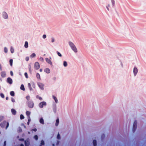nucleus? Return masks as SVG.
Returning a JSON list of instances; mask_svg holds the SVG:
<instances>
[{
  "instance_id": "obj_55",
  "label": "nucleus",
  "mask_w": 146,
  "mask_h": 146,
  "mask_svg": "<svg viewBox=\"0 0 146 146\" xmlns=\"http://www.w3.org/2000/svg\"><path fill=\"white\" fill-rule=\"evenodd\" d=\"M13 74H11V76H13Z\"/></svg>"
},
{
  "instance_id": "obj_39",
  "label": "nucleus",
  "mask_w": 146,
  "mask_h": 146,
  "mask_svg": "<svg viewBox=\"0 0 146 146\" xmlns=\"http://www.w3.org/2000/svg\"><path fill=\"white\" fill-rule=\"evenodd\" d=\"M28 74H25V75L27 78H28Z\"/></svg>"
},
{
  "instance_id": "obj_33",
  "label": "nucleus",
  "mask_w": 146,
  "mask_h": 146,
  "mask_svg": "<svg viewBox=\"0 0 146 146\" xmlns=\"http://www.w3.org/2000/svg\"><path fill=\"white\" fill-rule=\"evenodd\" d=\"M57 54H58V56H59L60 57H61L62 56V55L60 53V52H59L58 51H57Z\"/></svg>"
},
{
  "instance_id": "obj_36",
  "label": "nucleus",
  "mask_w": 146,
  "mask_h": 146,
  "mask_svg": "<svg viewBox=\"0 0 146 146\" xmlns=\"http://www.w3.org/2000/svg\"><path fill=\"white\" fill-rule=\"evenodd\" d=\"M57 138L58 139H60V136L59 133H58L57 135Z\"/></svg>"
},
{
  "instance_id": "obj_7",
  "label": "nucleus",
  "mask_w": 146,
  "mask_h": 146,
  "mask_svg": "<svg viewBox=\"0 0 146 146\" xmlns=\"http://www.w3.org/2000/svg\"><path fill=\"white\" fill-rule=\"evenodd\" d=\"M46 62L48 64H50L51 65H52V63L51 61V60L49 59L48 58H46Z\"/></svg>"
},
{
  "instance_id": "obj_1",
  "label": "nucleus",
  "mask_w": 146,
  "mask_h": 146,
  "mask_svg": "<svg viewBox=\"0 0 146 146\" xmlns=\"http://www.w3.org/2000/svg\"><path fill=\"white\" fill-rule=\"evenodd\" d=\"M69 44L72 50L76 53L77 52V49L74 44L71 42H69Z\"/></svg>"
},
{
  "instance_id": "obj_2",
  "label": "nucleus",
  "mask_w": 146,
  "mask_h": 146,
  "mask_svg": "<svg viewBox=\"0 0 146 146\" xmlns=\"http://www.w3.org/2000/svg\"><path fill=\"white\" fill-rule=\"evenodd\" d=\"M6 126V129H7L9 126V123L8 122L4 121L1 123L0 125L1 127H4Z\"/></svg>"
},
{
  "instance_id": "obj_6",
  "label": "nucleus",
  "mask_w": 146,
  "mask_h": 146,
  "mask_svg": "<svg viewBox=\"0 0 146 146\" xmlns=\"http://www.w3.org/2000/svg\"><path fill=\"white\" fill-rule=\"evenodd\" d=\"M34 67L35 69H38L40 68L39 63L38 62H36L34 65Z\"/></svg>"
},
{
  "instance_id": "obj_11",
  "label": "nucleus",
  "mask_w": 146,
  "mask_h": 146,
  "mask_svg": "<svg viewBox=\"0 0 146 146\" xmlns=\"http://www.w3.org/2000/svg\"><path fill=\"white\" fill-rule=\"evenodd\" d=\"M11 111L12 113L14 115H15L16 114V111L14 109H12Z\"/></svg>"
},
{
  "instance_id": "obj_20",
  "label": "nucleus",
  "mask_w": 146,
  "mask_h": 146,
  "mask_svg": "<svg viewBox=\"0 0 146 146\" xmlns=\"http://www.w3.org/2000/svg\"><path fill=\"white\" fill-rule=\"evenodd\" d=\"M24 46L25 48H27L28 47V42L27 41L25 42Z\"/></svg>"
},
{
  "instance_id": "obj_54",
  "label": "nucleus",
  "mask_w": 146,
  "mask_h": 146,
  "mask_svg": "<svg viewBox=\"0 0 146 146\" xmlns=\"http://www.w3.org/2000/svg\"><path fill=\"white\" fill-rule=\"evenodd\" d=\"M29 123H30V122L28 121V122H27V124H28V125H29Z\"/></svg>"
},
{
  "instance_id": "obj_35",
  "label": "nucleus",
  "mask_w": 146,
  "mask_h": 146,
  "mask_svg": "<svg viewBox=\"0 0 146 146\" xmlns=\"http://www.w3.org/2000/svg\"><path fill=\"white\" fill-rule=\"evenodd\" d=\"M26 98L28 100H29L30 98V96H27L26 97Z\"/></svg>"
},
{
  "instance_id": "obj_31",
  "label": "nucleus",
  "mask_w": 146,
  "mask_h": 146,
  "mask_svg": "<svg viewBox=\"0 0 146 146\" xmlns=\"http://www.w3.org/2000/svg\"><path fill=\"white\" fill-rule=\"evenodd\" d=\"M34 138L36 140L38 139V137L37 135H35L34 137Z\"/></svg>"
},
{
  "instance_id": "obj_58",
  "label": "nucleus",
  "mask_w": 146,
  "mask_h": 146,
  "mask_svg": "<svg viewBox=\"0 0 146 146\" xmlns=\"http://www.w3.org/2000/svg\"><path fill=\"white\" fill-rule=\"evenodd\" d=\"M10 73H13L12 71H11Z\"/></svg>"
},
{
  "instance_id": "obj_15",
  "label": "nucleus",
  "mask_w": 146,
  "mask_h": 146,
  "mask_svg": "<svg viewBox=\"0 0 146 146\" xmlns=\"http://www.w3.org/2000/svg\"><path fill=\"white\" fill-rule=\"evenodd\" d=\"M59 123V119L58 118L56 120V122L55 123V125L56 126H58V124Z\"/></svg>"
},
{
  "instance_id": "obj_57",
  "label": "nucleus",
  "mask_w": 146,
  "mask_h": 146,
  "mask_svg": "<svg viewBox=\"0 0 146 146\" xmlns=\"http://www.w3.org/2000/svg\"><path fill=\"white\" fill-rule=\"evenodd\" d=\"M108 6V7H110V5L108 4V6Z\"/></svg>"
},
{
  "instance_id": "obj_18",
  "label": "nucleus",
  "mask_w": 146,
  "mask_h": 146,
  "mask_svg": "<svg viewBox=\"0 0 146 146\" xmlns=\"http://www.w3.org/2000/svg\"><path fill=\"white\" fill-rule=\"evenodd\" d=\"M20 89L21 90L23 91L25 90V88L23 84L21 85V87H20Z\"/></svg>"
},
{
  "instance_id": "obj_42",
  "label": "nucleus",
  "mask_w": 146,
  "mask_h": 146,
  "mask_svg": "<svg viewBox=\"0 0 146 146\" xmlns=\"http://www.w3.org/2000/svg\"><path fill=\"white\" fill-rule=\"evenodd\" d=\"M28 121L30 122L31 121V119L30 117H28Z\"/></svg>"
},
{
  "instance_id": "obj_14",
  "label": "nucleus",
  "mask_w": 146,
  "mask_h": 146,
  "mask_svg": "<svg viewBox=\"0 0 146 146\" xmlns=\"http://www.w3.org/2000/svg\"><path fill=\"white\" fill-rule=\"evenodd\" d=\"M26 114L28 117H30V115L31 114V112L29 111H27L26 113Z\"/></svg>"
},
{
  "instance_id": "obj_30",
  "label": "nucleus",
  "mask_w": 146,
  "mask_h": 146,
  "mask_svg": "<svg viewBox=\"0 0 146 146\" xmlns=\"http://www.w3.org/2000/svg\"><path fill=\"white\" fill-rule=\"evenodd\" d=\"M20 118L21 119H24V117L22 114H21L20 116Z\"/></svg>"
},
{
  "instance_id": "obj_3",
  "label": "nucleus",
  "mask_w": 146,
  "mask_h": 146,
  "mask_svg": "<svg viewBox=\"0 0 146 146\" xmlns=\"http://www.w3.org/2000/svg\"><path fill=\"white\" fill-rule=\"evenodd\" d=\"M27 104H28V107L31 108L33 107L34 106V103L32 101H29Z\"/></svg>"
},
{
  "instance_id": "obj_48",
  "label": "nucleus",
  "mask_w": 146,
  "mask_h": 146,
  "mask_svg": "<svg viewBox=\"0 0 146 146\" xmlns=\"http://www.w3.org/2000/svg\"><path fill=\"white\" fill-rule=\"evenodd\" d=\"M33 130V131H36L37 130L35 128Z\"/></svg>"
},
{
  "instance_id": "obj_10",
  "label": "nucleus",
  "mask_w": 146,
  "mask_h": 146,
  "mask_svg": "<svg viewBox=\"0 0 146 146\" xmlns=\"http://www.w3.org/2000/svg\"><path fill=\"white\" fill-rule=\"evenodd\" d=\"M7 82L10 84H11L13 82L12 79L11 78L9 77L7 78Z\"/></svg>"
},
{
  "instance_id": "obj_60",
  "label": "nucleus",
  "mask_w": 146,
  "mask_h": 146,
  "mask_svg": "<svg viewBox=\"0 0 146 146\" xmlns=\"http://www.w3.org/2000/svg\"><path fill=\"white\" fill-rule=\"evenodd\" d=\"M1 133V131H0V134Z\"/></svg>"
},
{
  "instance_id": "obj_24",
  "label": "nucleus",
  "mask_w": 146,
  "mask_h": 146,
  "mask_svg": "<svg viewBox=\"0 0 146 146\" xmlns=\"http://www.w3.org/2000/svg\"><path fill=\"white\" fill-rule=\"evenodd\" d=\"M44 145V142L43 140H42L41 141L40 145V146H42V145Z\"/></svg>"
},
{
  "instance_id": "obj_46",
  "label": "nucleus",
  "mask_w": 146,
  "mask_h": 146,
  "mask_svg": "<svg viewBox=\"0 0 146 146\" xmlns=\"http://www.w3.org/2000/svg\"><path fill=\"white\" fill-rule=\"evenodd\" d=\"M6 144V141H5L4 142V146H5Z\"/></svg>"
},
{
  "instance_id": "obj_34",
  "label": "nucleus",
  "mask_w": 146,
  "mask_h": 146,
  "mask_svg": "<svg viewBox=\"0 0 146 146\" xmlns=\"http://www.w3.org/2000/svg\"><path fill=\"white\" fill-rule=\"evenodd\" d=\"M0 96L2 98H4V95L3 93L0 94Z\"/></svg>"
},
{
  "instance_id": "obj_59",
  "label": "nucleus",
  "mask_w": 146,
  "mask_h": 146,
  "mask_svg": "<svg viewBox=\"0 0 146 146\" xmlns=\"http://www.w3.org/2000/svg\"><path fill=\"white\" fill-rule=\"evenodd\" d=\"M134 76H135L136 75V74H134Z\"/></svg>"
},
{
  "instance_id": "obj_19",
  "label": "nucleus",
  "mask_w": 146,
  "mask_h": 146,
  "mask_svg": "<svg viewBox=\"0 0 146 146\" xmlns=\"http://www.w3.org/2000/svg\"><path fill=\"white\" fill-rule=\"evenodd\" d=\"M133 73H137L138 72V69L137 68H134L133 69Z\"/></svg>"
},
{
  "instance_id": "obj_37",
  "label": "nucleus",
  "mask_w": 146,
  "mask_h": 146,
  "mask_svg": "<svg viewBox=\"0 0 146 146\" xmlns=\"http://www.w3.org/2000/svg\"><path fill=\"white\" fill-rule=\"evenodd\" d=\"M111 0V1L112 2V4L113 6L114 4V3H115L114 0Z\"/></svg>"
},
{
  "instance_id": "obj_44",
  "label": "nucleus",
  "mask_w": 146,
  "mask_h": 146,
  "mask_svg": "<svg viewBox=\"0 0 146 146\" xmlns=\"http://www.w3.org/2000/svg\"><path fill=\"white\" fill-rule=\"evenodd\" d=\"M19 140L20 141H24V139H23V138L20 139H19Z\"/></svg>"
},
{
  "instance_id": "obj_5",
  "label": "nucleus",
  "mask_w": 146,
  "mask_h": 146,
  "mask_svg": "<svg viewBox=\"0 0 146 146\" xmlns=\"http://www.w3.org/2000/svg\"><path fill=\"white\" fill-rule=\"evenodd\" d=\"M46 105V103L43 101L40 102L38 104V106L40 108H43L44 106H45Z\"/></svg>"
},
{
  "instance_id": "obj_27",
  "label": "nucleus",
  "mask_w": 146,
  "mask_h": 146,
  "mask_svg": "<svg viewBox=\"0 0 146 146\" xmlns=\"http://www.w3.org/2000/svg\"><path fill=\"white\" fill-rule=\"evenodd\" d=\"M10 51H11V52L12 53H13L14 51V48L12 47H11V48Z\"/></svg>"
},
{
  "instance_id": "obj_52",
  "label": "nucleus",
  "mask_w": 146,
  "mask_h": 146,
  "mask_svg": "<svg viewBox=\"0 0 146 146\" xmlns=\"http://www.w3.org/2000/svg\"><path fill=\"white\" fill-rule=\"evenodd\" d=\"M106 8H107V10H108V11H109V8H108V6H107L106 7Z\"/></svg>"
},
{
  "instance_id": "obj_28",
  "label": "nucleus",
  "mask_w": 146,
  "mask_h": 146,
  "mask_svg": "<svg viewBox=\"0 0 146 146\" xmlns=\"http://www.w3.org/2000/svg\"><path fill=\"white\" fill-rule=\"evenodd\" d=\"M35 56H36L35 54L34 53H33L30 56V57L33 58V57H35Z\"/></svg>"
},
{
  "instance_id": "obj_16",
  "label": "nucleus",
  "mask_w": 146,
  "mask_h": 146,
  "mask_svg": "<svg viewBox=\"0 0 146 146\" xmlns=\"http://www.w3.org/2000/svg\"><path fill=\"white\" fill-rule=\"evenodd\" d=\"M28 87H29V89L30 90V91L32 90L33 89L31 86V84L30 83H28Z\"/></svg>"
},
{
  "instance_id": "obj_51",
  "label": "nucleus",
  "mask_w": 146,
  "mask_h": 146,
  "mask_svg": "<svg viewBox=\"0 0 146 146\" xmlns=\"http://www.w3.org/2000/svg\"><path fill=\"white\" fill-rule=\"evenodd\" d=\"M8 99H9V98H8V97H6V99L7 100H8Z\"/></svg>"
},
{
  "instance_id": "obj_25",
  "label": "nucleus",
  "mask_w": 146,
  "mask_h": 146,
  "mask_svg": "<svg viewBox=\"0 0 146 146\" xmlns=\"http://www.w3.org/2000/svg\"><path fill=\"white\" fill-rule=\"evenodd\" d=\"M13 60L12 59H11L9 60L10 64L11 66H12L13 65Z\"/></svg>"
},
{
  "instance_id": "obj_9",
  "label": "nucleus",
  "mask_w": 146,
  "mask_h": 146,
  "mask_svg": "<svg viewBox=\"0 0 146 146\" xmlns=\"http://www.w3.org/2000/svg\"><path fill=\"white\" fill-rule=\"evenodd\" d=\"M3 17L5 19L8 18V15L5 12H3Z\"/></svg>"
},
{
  "instance_id": "obj_17",
  "label": "nucleus",
  "mask_w": 146,
  "mask_h": 146,
  "mask_svg": "<svg viewBox=\"0 0 146 146\" xmlns=\"http://www.w3.org/2000/svg\"><path fill=\"white\" fill-rule=\"evenodd\" d=\"M40 122L42 124H44V120L43 119V118H41L40 119Z\"/></svg>"
},
{
  "instance_id": "obj_32",
  "label": "nucleus",
  "mask_w": 146,
  "mask_h": 146,
  "mask_svg": "<svg viewBox=\"0 0 146 146\" xmlns=\"http://www.w3.org/2000/svg\"><path fill=\"white\" fill-rule=\"evenodd\" d=\"M4 51L6 53H7V52L8 50L7 49L6 47H5L4 48Z\"/></svg>"
},
{
  "instance_id": "obj_22",
  "label": "nucleus",
  "mask_w": 146,
  "mask_h": 146,
  "mask_svg": "<svg viewBox=\"0 0 146 146\" xmlns=\"http://www.w3.org/2000/svg\"><path fill=\"white\" fill-rule=\"evenodd\" d=\"M52 97H53V98L54 99V100H55V102L56 103H57L58 102V100H57V98L54 96H53Z\"/></svg>"
},
{
  "instance_id": "obj_12",
  "label": "nucleus",
  "mask_w": 146,
  "mask_h": 146,
  "mask_svg": "<svg viewBox=\"0 0 146 146\" xmlns=\"http://www.w3.org/2000/svg\"><path fill=\"white\" fill-rule=\"evenodd\" d=\"M25 146H29V142L28 141H25Z\"/></svg>"
},
{
  "instance_id": "obj_43",
  "label": "nucleus",
  "mask_w": 146,
  "mask_h": 146,
  "mask_svg": "<svg viewBox=\"0 0 146 146\" xmlns=\"http://www.w3.org/2000/svg\"><path fill=\"white\" fill-rule=\"evenodd\" d=\"M42 37L43 38H45L46 37V35H44L42 36Z\"/></svg>"
},
{
  "instance_id": "obj_53",
  "label": "nucleus",
  "mask_w": 146,
  "mask_h": 146,
  "mask_svg": "<svg viewBox=\"0 0 146 146\" xmlns=\"http://www.w3.org/2000/svg\"><path fill=\"white\" fill-rule=\"evenodd\" d=\"M42 70L41 69H40V72H42Z\"/></svg>"
},
{
  "instance_id": "obj_49",
  "label": "nucleus",
  "mask_w": 146,
  "mask_h": 146,
  "mask_svg": "<svg viewBox=\"0 0 146 146\" xmlns=\"http://www.w3.org/2000/svg\"><path fill=\"white\" fill-rule=\"evenodd\" d=\"M40 60H43V59L42 57H40Z\"/></svg>"
},
{
  "instance_id": "obj_47",
  "label": "nucleus",
  "mask_w": 146,
  "mask_h": 146,
  "mask_svg": "<svg viewBox=\"0 0 146 146\" xmlns=\"http://www.w3.org/2000/svg\"><path fill=\"white\" fill-rule=\"evenodd\" d=\"M38 99H39V100H42V98L40 97H38Z\"/></svg>"
},
{
  "instance_id": "obj_50",
  "label": "nucleus",
  "mask_w": 146,
  "mask_h": 146,
  "mask_svg": "<svg viewBox=\"0 0 146 146\" xmlns=\"http://www.w3.org/2000/svg\"><path fill=\"white\" fill-rule=\"evenodd\" d=\"M20 146H24V145L23 144H21Z\"/></svg>"
},
{
  "instance_id": "obj_29",
  "label": "nucleus",
  "mask_w": 146,
  "mask_h": 146,
  "mask_svg": "<svg viewBox=\"0 0 146 146\" xmlns=\"http://www.w3.org/2000/svg\"><path fill=\"white\" fill-rule=\"evenodd\" d=\"M36 76L37 79H40V77L39 74H37Z\"/></svg>"
},
{
  "instance_id": "obj_4",
  "label": "nucleus",
  "mask_w": 146,
  "mask_h": 146,
  "mask_svg": "<svg viewBox=\"0 0 146 146\" xmlns=\"http://www.w3.org/2000/svg\"><path fill=\"white\" fill-rule=\"evenodd\" d=\"M137 121L135 120V121L133 123V132H134L136 130L137 127Z\"/></svg>"
},
{
  "instance_id": "obj_40",
  "label": "nucleus",
  "mask_w": 146,
  "mask_h": 146,
  "mask_svg": "<svg viewBox=\"0 0 146 146\" xmlns=\"http://www.w3.org/2000/svg\"><path fill=\"white\" fill-rule=\"evenodd\" d=\"M11 101H12L13 102H15V100L14 98H11Z\"/></svg>"
},
{
  "instance_id": "obj_13",
  "label": "nucleus",
  "mask_w": 146,
  "mask_h": 146,
  "mask_svg": "<svg viewBox=\"0 0 146 146\" xmlns=\"http://www.w3.org/2000/svg\"><path fill=\"white\" fill-rule=\"evenodd\" d=\"M44 71L46 73H50V70L48 68L45 69L44 70Z\"/></svg>"
},
{
  "instance_id": "obj_21",
  "label": "nucleus",
  "mask_w": 146,
  "mask_h": 146,
  "mask_svg": "<svg viewBox=\"0 0 146 146\" xmlns=\"http://www.w3.org/2000/svg\"><path fill=\"white\" fill-rule=\"evenodd\" d=\"M93 144L94 146H96L97 145V142L96 140H94L93 141Z\"/></svg>"
},
{
  "instance_id": "obj_23",
  "label": "nucleus",
  "mask_w": 146,
  "mask_h": 146,
  "mask_svg": "<svg viewBox=\"0 0 146 146\" xmlns=\"http://www.w3.org/2000/svg\"><path fill=\"white\" fill-rule=\"evenodd\" d=\"M10 95L12 96H15V93L14 91H11L10 92Z\"/></svg>"
},
{
  "instance_id": "obj_41",
  "label": "nucleus",
  "mask_w": 146,
  "mask_h": 146,
  "mask_svg": "<svg viewBox=\"0 0 146 146\" xmlns=\"http://www.w3.org/2000/svg\"><path fill=\"white\" fill-rule=\"evenodd\" d=\"M52 41V42H54V38L53 37L52 38V41Z\"/></svg>"
},
{
  "instance_id": "obj_56",
  "label": "nucleus",
  "mask_w": 146,
  "mask_h": 146,
  "mask_svg": "<svg viewBox=\"0 0 146 146\" xmlns=\"http://www.w3.org/2000/svg\"><path fill=\"white\" fill-rule=\"evenodd\" d=\"M0 68L1 70V66L0 64Z\"/></svg>"
},
{
  "instance_id": "obj_26",
  "label": "nucleus",
  "mask_w": 146,
  "mask_h": 146,
  "mask_svg": "<svg viewBox=\"0 0 146 146\" xmlns=\"http://www.w3.org/2000/svg\"><path fill=\"white\" fill-rule=\"evenodd\" d=\"M63 65L64 67H66L67 66V63L66 61H64Z\"/></svg>"
},
{
  "instance_id": "obj_8",
  "label": "nucleus",
  "mask_w": 146,
  "mask_h": 146,
  "mask_svg": "<svg viewBox=\"0 0 146 146\" xmlns=\"http://www.w3.org/2000/svg\"><path fill=\"white\" fill-rule=\"evenodd\" d=\"M38 85L39 88L42 90L44 89V85L41 83H39L38 84Z\"/></svg>"
},
{
  "instance_id": "obj_45",
  "label": "nucleus",
  "mask_w": 146,
  "mask_h": 146,
  "mask_svg": "<svg viewBox=\"0 0 146 146\" xmlns=\"http://www.w3.org/2000/svg\"><path fill=\"white\" fill-rule=\"evenodd\" d=\"M3 117H0V122L3 120Z\"/></svg>"
},
{
  "instance_id": "obj_38",
  "label": "nucleus",
  "mask_w": 146,
  "mask_h": 146,
  "mask_svg": "<svg viewBox=\"0 0 146 146\" xmlns=\"http://www.w3.org/2000/svg\"><path fill=\"white\" fill-rule=\"evenodd\" d=\"M29 60V58L28 57H27L25 58V60L26 61H28Z\"/></svg>"
}]
</instances>
